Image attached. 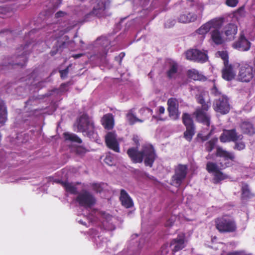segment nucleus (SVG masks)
Instances as JSON below:
<instances>
[{"instance_id": "obj_1", "label": "nucleus", "mask_w": 255, "mask_h": 255, "mask_svg": "<svg viewBox=\"0 0 255 255\" xmlns=\"http://www.w3.org/2000/svg\"><path fill=\"white\" fill-rule=\"evenodd\" d=\"M127 153L133 163H141L143 161L145 166L149 167L153 166L157 157L154 147L149 143L142 145L140 151L137 147H130Z\"/></svg>"}, {"instance_id": "obj_2", "label": "nucleus", "mask_w": 255, "mask_h": 255, "mask_svg": "<svg viewBox=\"0 0 255 255\" xmlns=\"http://www.w3.org/2000/svg\"><path fill=\"white\" fill-rule=\"evenodd\" d=\"M218 143V138L217 137L212 138L205 143V150L206 152L210 153L216 148L215 156L222 158L225 161L224 164L222 165L223 167H228L232 165L229 161L234 162L235 160L236 157L234 153L226 150L222 146H217Z\"/></svg>"}, {"instance_id": "obj_3", "label": "nucleus", "mask_w": 255, "mask_h": 255, "mask_svg": "<svg viewBox=\"0 0 255 255\" xmlns=\"http://www.w3.org/2000/svg\"><path fill=\"white\" fill-rule=\"evenodd\" d=\"M196 100L201 107L196 108L193 113L196 121L209 127L211 124V116L208 113V111L211 107V102L209 100L206 101L202 94H200L196 97Z\"/></svg>"}, {"instance_id": "obj_4", "label": "nucleus", "mask_w": 255, "mask_h": 255, "mask_svg": "<svg viewBox=\"0 0 255 255\" xmlns=\"http://www.w3.org/2000/svg\"><path fill=\"white\" fill-rule=\"evenodd\" d=\"M216 229L220 233H231L237 231L236 221L227 216L218 217L214 220Z\"/></svg>"}, {"instance_id": "obj_5", "label": "nucleus", "mask_w": 255, "mask_h": 255, "mask_svg": "<svg viewBox=\"0 0 255 255\" xmlns=\"http://www.w3.org/2000/svg\"><path fill=\"white\" fill-rule=\"evenodd\" d=\"M112 14L109 11V7L106 5V1L100 0L98 1L93 10L85 16V20L88 21L91 16H95L98 18L106 17Z\"/></svg>"}, {"instance_id": "obj_6", "label": "nucleus", "mask_w": 255, "mask_h": 255, "mask_svg": "<svg viewBox=\"0 0 255 255\" xmlns=\"http://www.w3.org/2000/svg\"><path fill=\"white\" fill-rule=\"evenodd\" d=\"M77 128L78 131L91 135L95 129L94 123L87 114H83L77 120Z\"/></svg>"}, {"instance_id": "obj_7", "label": "nucleus", "mask_w": 255, "mask_h": 255, "mask_svg": "<svg viewBox=\"0 0 255 255\" xmlns=\"http://www.w3.org/2000/svg\"><path fill=\"white\" fill-rule=\"evenodd\" d=\"M182 121L186 127L184 132V137L188 141H191L195 133V125L191 115L187 113H184L182 116Z\"/></svg>"}, {"instance_id": "obj_8", "label": "nucleus", "mask_w": 255, "mask_h": 255, "mask_svg": "<svg viewBox=\"0 0 255 255\" xmlns=\"http://www.w3.org/2000/svg\"><path fill=\"white\" fill-rule=\"evenodd\" d=\"M75 201L81 207L85 209L91 208L96 202L95 197L90 192L83 190L78 194Z\"/></svg>"}, {"instance_id": "obj_9", "label": "nucleus", "mask_w": 255, "mask_h": 255, "mask_svg": "<svg viewBox=\"0 0 255 255\" xmlns=\"http://www.w3.org/2000/svg\"><path fill=\"white\" fill-rule=\"evenodd\" d=\"M213 107L216 112L222 115L228 114L230 110L228 97L225 95H222L220 97L214 100Z\"/></svg>"}, {"instance_id": "obj_10", "label": "nucleus", "mask_w": 255, "mask_h": 255, "mask_svg": "<svg viewBox=\"0 0 255 255\" xmlns=\"http://www.w3.org/2000/svg\"><path fill=\"white\" fill-rule=\"evenodd\" d=\"M188 171L187 166L179 164L175 169V173L172 176L171 181L176 187H179L185 179Z\"/></svg>"}, {"instance_id": "obj_11", "label": "nucleus", "mask_w": 255, "mask_h": 255, "mask_svg": "<svg viewBox=\"0 0 255 255\" xmlns=\"http://www.w3.org/2000/svg\"><path fill=\"white\" fill-rule=\"evenodd\" d=\"M186 59L195 62L203 63L208 59L207 54L196 49H191L185 53Z\"/></svg>"}, {"instance_id": "obj_12", "label": "nucleus", "mask_w": 255, "mask_h": 255, "mask_svg": "<svg viewBox=\"0 0 255 255\" xmlns=\"http://www.w3.org/2000/svg\"><path fill=\"white\" fill-rule=\"evenodd\" d=\"M243 136L239 134L236 128L231 129H224L221 134L219 139L222 143L229 142L231 141L236 142L239 140H242Z\"/></svg>"}, {"instance_id": "obj_13", "label": "nucleus", "mask_w": 255, "mask_h": 255, "mask_svg": "<svg viewBox=\"0 0 255 255\" xmlns=\"http://www.w3.org/2000/svg\"><path fill=\"white\" fill-rule=\"evenodd\" d=\"M254 77L253 68L248 65L245 64L240 68L238 80L242 82H249Z\"/></svg>"}, {"instance_id": "obj_14", "label": "nucleus", "mask_w": 255, "mask_h": 255, "mask_svg": "<svg viewBox=\"0 0 255 255\" xmlns=\"http://www.w3.org/2000/svg\"><path fill=\"white\" fill-rule=\"evenodd\" d=\"M185 247V235L184 233L178 234L176 238L171 241L169 244V248L173 255L182 250Z\"/></svg>"}, {"instance_id": "obj_15", "label": "nucleus", "mask_w": 255, "mask_h": 255, "mask_svg": "<svg viewBox=\"0 0 255 255\" xmlns=\"http://www.w3.org/2000/svg\"><path fill=\"white\" fill-rule=\"evenodd\" d=\"M167 111L169 117L173 120L179 119L180 112L179 111V103L175 98H170L167 101Z\"/></svg>"}, {"instance_id": "obj_16", "label": "nucleus", "mask_w": 255, "mask_h": 255, "mask_svg": "<svg viewBox=\"0 0 255 255\" xmlns=\"http://www.w3.org/2000/svg\"><path fill=\"white\" fill-rule=\"evenodd\" d=\"M28 46V44H26L24 46H21L18 48L17 49L18 54L16 57L17 60H19L18 62L9 63V64L12 66L14 65L20 66L21 67L23 66L27 61V56L30 53V51L27 50Z\"/></svg>"}, {"instance_id": "obj_17", "label": "nucleus", "mask_w": 255, "mask_h": 255, "mask_svg": "<svg viewBox=\"0 0 255 255\" xmlns=\"http://www.w3.org/2000/svg\"><path fill=\"white\" fill-rule=\"evenodd\" d=\"M233 47L242 51H248L251 47V42L241 33L237 41L233 44Z\"/></svg>"}, {"instance_id": "obj_18", "label": "nucleus", "mask_w": 255, "mask_h": 255, "mask_svg": "<svg viewBox=\"0 0 255 255\" xmlns=\"http://www.w3.org/2000/svg\"><path fill=\"white\" fill-rule=\"evenodd\" d=\"M105 142L107 147L116 152H120L119 144L115 134L109 132L105 136Z\"/></svg>"}, {"instance_id": "obj_19", "label": "nucleus", "mask_w": 255, "mask_h": 255, "mask_svg": "<svg viewBox=\"0 0 255 255\" xmlns=\"http://www.w3.org/2000/svg\"><path fill=\"white\" fill-rule=\"evenodd\" d=\"M235 76L236 72L233 65L230 63L224 64L222 70V78L227 81H231L235 78Z\"/></svg>"}, {"instance_id": "obj_20", "label": "nucleus", "mask_w": 255, "mask_h": 255, "mask_svg": "<svg viewBox=\"0 0 255 255\" xmlns=\"http://www.w3.org/2000/svg\"><path fill=\"white\" fill-rule=\"evenodd\" d=\"M120 201L123 206L128 209L133 206V202L128 192L124 189L120 191Z\"/></svg>"}, {"instance_id": "obj_21", "label": "nucleus", "mask_w": 255, "mask_h": 255, "mask_svg": "<svg viewBox=\"0 0 255 255\" xmlns=\"http://www.w3.org/2000/svg\"><path fill=\"white\" fill-rule=\"evenodd\" d=\"M240 128L243 133L253 135L255 133V127L254 124L248 121L242 122L240 124Z\"/></svg>"}, {"instance_id": "obj_22", "label": "nucleus", "mask_w": 255, "mask_h": 255, "mask_svg": "<svg viewBox=\"0 0 255 255\" xmlns=\"http://www.w3.org/2000/svg\"><path fill=\"white\" fill-rule=\"evenodd\" d=\"M238 31L237 26L233 23H229L224 28V34L229 40L234 39Z\"/></svg>"}, {"instance_id": "obj_23", "label": "nucleus", "mask_w": 255, "mask_h": 255, "mask_svg": "<svg viewBox=\"0 0 255 255\" xmlns=\"http://www.w3.org/2000/svg\"><path fill=\"white\" fill-rule=\"evenodd\" d=\"M178 70V65L175 61L169 63L168 68L166 72V76L169 79H175Z\"/></svg>"}, {"instance_id": "obj_24", "label": "nucleus", "mask_w": 255, "mask_h": 255, "mask_svg": "<svg viewBox=\"0 0 255 255\" xmlns=\"http://www.w3.org/2000/svg\"><path fill=\"white\" fill-rule=\"evenodd\" d=\"M187 75L189 78L195 81H205L207 80L206 76L195 69L188 70Z\"/></svg>"}, {"instance_id": "obj_25", "label": "nucleus", "mask_w": 255, "mask_h": 255, "mask_svg": "<svg viewBox=\"0 0 255 255\" xmlns=\"http://www.w3.org/2000/svg\"><path fill=\"white\" fill-rule=\"evenodd\" d=\"M127 121L130 125H133L136 122L143 123L144 119H139L134 115V109L129 110L126 115Z\"/></svg>"}, {"instance_id": "obj_26", "label": "nucleus", "mask_w": 255, "mask_h": 255, "mask_svg": "<svg viewBox=\"0 0 255 255\" xmlns=\"http://www.w3.org/2000/svg\"><path fill=\"white\" fill-rule=\"evenodd\" d=\"M102 125L107 129H111L114 126V118L112 114L105 115L102 120Z\"/></svg>"}, {"instance_id": "obj_27", "label": "nucleus", "mask_w": 255, "mask_h": 255, "mask_svg": "<svg viewBox=\"0 0 255 255\" xmlns=\"http://www.w3.org/2000/svg\"><path fill=\"white\" fill-rule=\"evenodd\" d=\"M70 43L69 37L67 35H63L58 38L55 47L58 48L61 50L67 47Z\"/></svg>"}, {"instance_id": "obj_28", "label": "nucleus", "mask_w": 255, "mask_h": 255, "mask_svg": "<svg viewBox=\"0 0 255 255\" xmlns=\"http://www.w3.org/2000/svg\"><path fill=\"white\" fill-rule=\"evenodd\" d=\"M58 183H60L65 189V191L72 194H77V188L72 183L67 181L58 180Z\"/></svg>"}, {"instance_id": "obj_29", "label": "nucleus", "mask_w": 255, "mask_h": 255, "mask_svg": "<svg viewBox=\"0 0 255 255\" xmlns=\"http://www.w3.org/2000/svg\"><path fill=\"white\" fill-rule=\"evenodd\" d=\"M197 16L192 13H184L181 14L178 17V21L181 23H188L194 21Z\"/></svg>"}, {"instance_id": "obj_30", "label": "nucleus", "mask_w": 255, "mask_h": 255, "mask_svg": "<svg viewBox=\"0 0 255 255\" xmlns=\"http://www.w3.org/2000/svg\"><path fill=\"white\" fill-rule=\"evenodd\" d=\"M211 39L217 45H221L224 43V39L222 37L220 31L218 29H214L211 32Z\"/></svg>"}, {"instance_id": "obj_31", "label": "nucleus", "mask_w": 255, "mask_h": 255, "mask_svg": "<svg viewBox=\"0 0 255 255\" xmlns=\"http://www.w3.org/2000/svg\"><path fill=\"white\" fill-rule=\"evenodd\" d=\"M7 112L4 101L0 99V123L4 124L7 120Z\"/></svg>"}, {"instance_id": "obj_32", "label": "nucleus", "mask_w": 255, "mask_h": 255, "mask_svg": "<svg viewBox=\"0 0 255 255\" xmlns=\"http://www.w3.org/2000/svg\"><path fill=\"white\" fill-rule=\"evenodd\" d=\"M228 178V176L222 172L220 169L213 174L212 182L215 184H218L221 181Z\"/></svg>"}, {"instance_id": "obj_33", "label": "nucleus", "mask_w": 255, "mask_h": 255, "mask_svg": "<svg viewBox=\"0 0 255 255\" xmlns=\"http://www.w3.org/2000/svg\"><path fill=\"white\" fill-rule=\"evenodd\" d=\"M241 191V198L242 199H249L255 196L254 193L251 192L247 184L245 183L243 185Z\"/></svg>"}, {"instance_id": "obj_34", "label": "nucleus", "mask_w": 255, "mask_h": 255, "mask_svg": "<svg viewBox=\"0 0 255 255\" xmlns=\"http://www.w3.org/2000/svg\"><path fill=\"white\" fill-rule=\"evenodd\" d=\"M224 17H216L210 20H209L211 28H214L215 29H219L222 27L224 22Z\"/></svg>"}, {"instance_id": "obj_35", "label": "nucleus", "mask_w": 255, "mask_h": 255, "mask_svg": "<svg viewBox=\"0 0 255 255\" xmlns=\"http://www.w3.org/2000/svg\"><path fill=\"white\" fill-rule=\"evenodd\" d=\"M63 136L66 140H69L72 142H75L78 143H81L82 142V139L75 134L64 132L63 133Z\"/></svg>"}, {"instance_id": "obj_36", "label": "nucleus", "mask_w": 255, "mask_h": 255, "mask_svg": "<svg viewBox=\"0 0 255 255\" xmlns=\"http://www.w3.org/2000/svg\"><path fill=\"white\" fill-rule=\"evenodd\" d=\"M206 169L209 173L214 174L220 169L216 163L209 161L206 164Z\"/></svg>"}, {"instance_id": "obj_37", "label": "nucleus", "mask_w": 255, "mask_h": 255, "mask_svg": "<svg viewBox=\"0 0 255 255\" xmlns=\"http://www.w3.org/2000/svg\"><path fill=\"white\" fill-rule=\"evenodd\" d=\"M211 29V26L209 21L198 28L197 30V32L199 34L203 35L208 32Z\"/></svg>"}, {"instance_id": "obj_38", "label": "nucleus", "mask_w": 255, "mask_h": 255, "mask_svg": "<svg viewBox=\"0 0 255 255\" xmlns=\"http://www.w3.org/2000/svg\"><path fill=\"white\" fill-rule=\"evenodd\" d=\"M106 185V184L103 182L94 183L91 185L93 190L97 193H101Z\"/></svg>"}, {"instance_id": "obj_39", "label": "nucleus", "mask_w": 255, "mask_h": 255, "mask_svg": "<svg viewBox=\"0 0 255 255\" xmlns=\"http://www.w3.org/2000/svg\"><path fill=\"white\" fill-rule=\"evenodd\" d=\"M220 57L223 60L224 65L229 63V55L226 51H218L217 52Z\"/></svg>"}, {"instance_id": "obj_40", "label": "nucleus", "mask_w": 255, "mask_h": 255, "mask_svg": "<svg viewBox=\"0 0 255 255\" xmlns=\"http://www.w3.org/2000/svg\"><path fill=\"white\" fill-rule=\"evenodd\" d=\"M11 10V8L7 5L0 6V17H3L5 15L10 12Z\"/></svg>"}, {"instance_id": "obj_41", "label": "nucleus", "mask_w": 255, "mask_h": 255, "mask_svg": "<svg viewBox=\"0 0 255 255\" xmlns=\"http://www.w3.org/2000/svg\"><path fill=\"white\" fill-rule=\"evenodd\" d=\"M211 94L215 97H220L222 94V92L217 87L215 84H214L213 87L210 90Z\"/></svg>"}, {"instance_id": "obj_42", "label": "nucleus", "mask_w": 255, "mask_h": 255, "mask_svg": "<svg viewBox=\"0 0 255 255\" xmlns=\"http://www.w3.org/2000/svg\"><path fill=\"white\" fill-rule=\"evenodd\" d=\"M235 142V145L233 148L235 150H242L245 148V143L243 141L238 142L236 141Z\"/></svg>"}, {"instance_id": "obj_43", "label": "nucleus", "mask_w": 255, "mask_h": 255, "mask_svg": "<svg viewBox=\"0 0 255 255\" xmlns=\"http://www.w3.org/2000/svg\"><path fill=\"white\" fill-rule=\"evenodd\" d=\"M72 84L71 81H68L66 83H62L59 87L60 91L61 92H65L68 90V87Z\"/></svg>"}, {"instance_id": "obj_44", "label": "nucleus", "mask_w": 255, "mask_h": 255, "mask_svg": "<svg viewBox=\"0 0 255 255\" xmlns=\"http://www.w3.org/2000/svg\"><path fill=\"white\" fill-rule=\"evenodd\" d=\"M169 246H168V244H164L163 245L160 249V255H167L168 252H169V249L168 248Z\"/></svg>"}, {"instance_id": "obj_45", "label": "nucleus", "mask_w": 255, "mask_h": 255, "mask_svg": "<svg viewBox=\"0 0 255 255\" xmlns=\"http://www.w3.org/2000/svg\"><path fill=\"white\" fill-rule=\"evenodd\" d=\"M238 2V0H226L225 3L228 6L234 7L237 5Z\"/></svg>"}, {"instance_id": "obj_46", "label": "nucleus", "mask_w": 255, "mask_h": 255, "mask_svg": "<svg viewBox=\"0 0 255 255\" xmlns=\"http://www.w3.org/2000/svg\"><path fill=\"white\" fill-rule=\"evenodd\" d=\"M60 77L62 79H64L67 77L69 73V66L67 67L65 69L60 70Z\"/></svg>"}, {"instance_id": "obj_47", "label": "nucleus", "mask_w": 255, "mask_h": 255, "mask_svg": "<svg viewBox=\"0 0 255 255\" xmlns=\"http://www.w3.org/2000/svg\"><path fill=\"white\" fill-rule=\"evenodd\" d=\"M132 140L134 142V143L136 145L135 147H137V148H138V147L140 145L139 139L138 136L136 135H133L132 137Z\"/></svg>"}, {"instance_id": "obj_48", "label": "nucleus", "mask_w": 255, "mask_h": 255, "mask_svg": "<svg viewBox=\"0 0 255 255\" xmlns=\"http://www.w3.org/2000/svg\"><path fill=\"white\" fill-rule=\"evenodd\" d=\"M50 2L53 3L54 8H57L61 3L62 0H50Z\"/></svg>"}, {"instance_id": "obj_49", "label": "nucleus", "mask_w": 255, "mask_h": 255, "mask_svg": "<svg viewBox=\"0 0 255 255\" xmlns=\"http://www.w3.org/2000/svg\"><path fill=\"white\" fill-rule=\"evenodd\" d=\"M174 221V219L171 218L166 221L165 225L167 227H170L173 225Z\"/></svg>"}, {"instance_id": "obj_50", "label": "nucleus", "mask_w": 255, "mask_h": 255, "mask_svg": "<svg viewBox=\"0 0 255 255\" xmlns=\"http://www.w3.org/2000/svg\"><path fill=\"white\" fill-rule=\"evenodd\" d=\"M66 12L60 10V11H59L55 13V17L56 18H59V17H63L65 15H66Z\"/></svg>"}, {"instance_id": "obj_51", "label": "nucleus", "mask_w": 255, "mask_h": 255, "mask_svg": "<svg viewBox=\"0 0 255 255\" xmlns=\"http://www.w3.org/2000/svg\"><path fill=\"white\" fill-rule=\"evenodd\" d=\"M213 130V129H211L210 130V131L209 132V133L207 135L203 136L202 137V141H206V140H207L210 137L211 135L212 134Z\"/></svg>"}, {"instance_id": "obj_52", "label": "nucleus", "mask_w": 255, "mask_h": 255, "mask_svg": "<svg viewBox=\"0 0 255 255\" xmlns=\"http://www.w3.org/2000/svg\"><path fill=\"white\" fill-rule=\"evenodd\" d=\"M60 50H61L59 49L58 48L55 47L52 50L50 51V54L52 56H54L58 52V51Z\"/></svg>"}, {"instance_id": "obj_53", "label": "nucleus", "mask_w": 255, "mask_h": 255, "mask_svg": "<svg viewBox=\"0 0 255 255\" xmlns=\"http://www.w3.org/2000/svg\"><path fill=\"white\" fill-rule=\"evenodd\" d=\"M105 162L110 165L112 164V161L110 156H107L105 159Z\"/></svg>"}, {"instance_id": "obj_54", "label": "nucleus", "mask_w": 255, "mask_h": 255, "mask_svg": "<svg viewBox=\"0 0 255 255\" xmlns=\"http://www.w3.org/2000/svg\"><path fill=\"white\" fill-rule=\"evenodd\" d=\"M149 111V108H147V109H145V108H141L139 110V113L141 115H143L144 114V113L146 112V111Z\"/></svg>"}, {"instance_id": "obj_55", "label": "nucleus", "mask_w": 255, "mask_h": 255, "mask_svg": "<svg viewBox=\"0 0 255 255\" xmlns=\"http://www.w3.org/2000/svg\"><path fill=\"white\" fill-rule=\"evenodd\" d=\"M159 113L160 114H163L165 112V109L163 107L160 106L159 108Z\"/></svg>"}, {"instance_id": "obj_56", "label": "nucleus", "mask_w": 255, "mask_h": 255, "mask_svg": "<svg viewBox=\"0 0 255 255\" xmlns=\"http://www.w3.org/2000/svg\"><path fill=\"white\" fill-rule=\"evenodd\" d=\"M125 53L124 52H121V53H120L118 57L120 59V62L122 61V59L125 57Z\"/></svg>"}, {"instance_id": "obj_57", "label": "nucleus", "mask_w": 255, "mask_h": 255, "mask_svg": "<svg viewBox=\"0 0 255 255\" xmlns=\"http://www.w3.org/2000/svg\"><path fill=\"white\" fill-rule=\"evenodd\" d=\"M82 54H75L74 55H73V57L75 58H80V57H81L82 56Z\"/></svg>"}, {"instance_id": "obj_58", "label": "nucleus", "mask_w": 255, "mask_h": 255, "mask_svg": "<svg viewBox=\"0 0 255 255\" xmlns=\"http://www.w3.org/2000/svg\"><path fill=\"white\" fill-rule=\"evenodd\" d=\"M211 156L210 154H208L206 157V159H211Z\"/></svg>"}, {"instance_id": "obj_59", "label": "nucleus", "mask_w": 255, "mask_h": 255, "mask_svg": "<svg viewBox=\"0 0 255 255\" xmlns=\"http://www.w3.org/2000/svg\"><path fill=\"white\" fill-rule=\"evenodd\" d=\"M105 214V213L104 212H102V215H104Z\"/></svg>"}]
</instances>
